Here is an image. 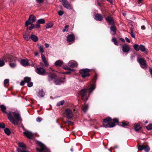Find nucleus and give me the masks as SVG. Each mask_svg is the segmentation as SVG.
Returning a JSON list of instances; mask_svg holds the SVG:
<instances>
[{"instance_id":"6","label":"nucleus","mask_w":152,"mask_h":152,"mask_svg":"<svg viewBox=\"0 0 152 152\" xmlns=\"http://www.w3.org/2000/svg\"><path fill=\"white\" fill-rule=\"evenodd\" d=\"M38 144L41 147V149L37 148V150L39 152H50L49 150L42 143L39 142H37Z\"/></svg>"},{"instance_id":"15","label":"nucleus","mask_w":152,"mask_h":152,"mask_svg":"<svg viewBox=\"0 0 152 152\" xmlns=\"http://www.w3.org/2000/svg\"><path fill=\"white\" fill-rule=\"evenodd\" d=\"M75 37L73 34L69 35L67 37V40L69 42H72L74 41Z\"/></svg>"},{"instance_id":"31","label":"nucleus","mask_w":152,"mask_h":152,"mask_svg":"<svg viewBox=\"0 0 152 152\" xmlns=\"http://www.w3.org/2000/svg\"><path fill=\"white\" fill-rule=\"evenodd\" d=\"M141 127L139 125H136L134 127V129L136 131H138L141 129Z\"/></svg>"},{"instance_id":"57","label":"nucleus","mask_w":152,"mask_h":152,"mask_svg":"<svg viewBox=\"0 0 152 152\" xmlns=\"http://www.w3.org/2000/svg\"><path fill=\"white\" fill-rule=\"evenodd\" d=\"M45 45L46 48H48L49 46V45L47 43H45Z\"/></svg>"},{"instance_id":"2","label":"nucleus","mask_w":152,"mask_h":152,"mask_svg":"<svg viewBox=\"0 0 152 152\" xmlns=\"http://www.w3.org/2000/svg\"><path fill=\"white\" fill-rule=\"evenodd\" d=\"M95 88V85L93 84L89 88L81 90L80 94L81 95L82 99L85 101H86L88 99L87 93H88L90 94L91 93Z\"/></svg>"},{"instance_id":"23","label":"nucleus","mask_w":152,"mask_h":152,"mask_svg":"<svg viewBox=\"0 0 152 152\" xmlns=\"http://www.w3.org/2000/svg\"><path fill=\"white\" fill-rule=\"evenodd\" d=\"M18 145L20 147L22 148V150H26V146L24 144L23 142H20L18 143Z\"/></svg>"},{"instance_id":"17","label":"nucleus","mask_w":152,"mask_h":152,"mask_svg":"<svg viewBox=\"0 0 152 152\" xmlns=\"http://www.w3.org/2000/svg\"><path fill=\"white\" fill-rule=\"evenodd\" d=\"M41 57L42 60L44 62L45 66L46 67H47L48 66V64L46 60V59L45 56L42 53L41 54Z\"/></svg>"},{"instance_id":"16","label":"nucleus","mask_w":152,"mask_h":152,"mask_svg":"<svg viewBox=\"0 0 152 152\" xmlns=\"http://www.w3.org/2000/svg\"><path fill=\"white\" fill-rule=\"evenodd\" d=\"M68 64L69 66L72 67L77 66L78 65L77 62L75 61L72 60L70 61Z\"/></svg>"},{"instance_id":"26","label":"nucleus","mask_w":152,"mask_h":152,"mask_svg":"<svg viewBox=\"0 0 152 152\" xmlns=\"http://www.w3.org/2000/svg\"><path fill=\"white\" fill-rule=\"evenodd\" d=\"M37 45L39 49L40 52L42 53H44V51L43 46L40 44H37Z\"/></svg>"},{"instance_id":"63","label":"nucleus","mask_w":152,"mask_h":152,"mask_svg":"<svg viewBox=\"0 0 152 152\" xmlns=\"http://www.w3.org/2000/svg\"><path fill=\"white\" fill-rule=\"evenodd\" d=\"M150 72L152 77V69H150Z\"/></svg>"},{"instance_id":"18","label":"nucleus","mask_w":152,"mask_h":152,"mask_svg":"<svg viewBox=\"0 0 152 152\" xmlns=\"http://www.w3.org/2000/svg\"><path fill=\"white\" fill-rule=\"evenodd\" d=\"M28 62L27 59H23L20 61V64L22 66H26L28 65Z\"/></svg>"},{"instance_id":"29","label":"nucleus","mask_w":152,"mask_h":152,"mask_svg":"<svg viewBox=\"0 0 152 152\" xmlns=\"http://www.w3.org/2000/svg\"><path fill=\"white\" fill-rule=\"evenodd\" d=\"M53 23L52 22H50L47 23L46 27L47 28H50L52 27L53 25Z\"/></svg>"},{"instance_id":"51","label":"nucleus","mask_w":152,"mask_h":152,"mask_svg":"<svg viewBox=\"0 0 152 152\" xmlns=\"http://www.w3.org/2000/svg\"><path fill=\"white\" fill-rule=\"evenodd\" d=\"M64 13L63 11L61 10L59 11L58 12V14L60 16L64 14Z\"/></svg>"},{"instance_id":"19","label":"nucleus","mask_w":152,"mask_h":152,"mask_svg":"<svg viewBox=\"0 0 152 152\" xmlns=\"http://www.w3.org/2000/svg\"><path fill=\"white\" fill-rule=\"evenodd\" d=\"M103 17L100 14H97L95 15L94 18L96 20L101 21L103 20Z\"/></svg>"},{"instance_id":"7","label":"nucleus","mask_w":152,"mask_h":152,"mask_svg":"<svg viewBox=\"0 0 152 152\" xmlns=\"http://www.w3.org/2000/svg\"><path fill=\"white\" fill-rule=\"evenodd\" d=\"M36 17L34 16L33 15H31L28 20H27L26 22L25 26L26 27H28V26L29 24L31 25H33L32 24L36 20Z\"/></svg>"},{"instance_id":"21","label":"nucleus","mask_w":152,"mask_h":152,"mask_svg":"<svg viewBox=\"0 0 152 152\" xmlns=\"http://www.w3.org/2000/svg\"><path fill=\"white\" fill-rule=\"evenodd\" d=\"M106 20L110 24H113L114 21L113 18L110 16H108L106 18Z\"/></svg>"},{"instance_id":"50","label":"nucleus","mask_w":152,"mask_h":152,"mask_svg":"<svg viewBox=\"0 0 152 152\" xmlns=\"http://www.w3.org/2000/svg\"><path fill=\"white\" fill-rule=\"evenodd\" d=\"M28 85L27 86L28 87H31L32 86L33 83L32 82H31L30 81L27 83Z\"/></svg>"},{"instance_id":"4","label":"nucleus","mask_w":152,"mask_h":152,"mask_svg":"<svg viewBox=\"0 0 152 152\" xmlns=\"http://www.w3.org/2000/svg\"><path fill=\"white\" fill-rule=\"evenodd\" d=\"M0 108L2 112L4 113L7 115L8 119L13 124H15V121L13 119L12 115L11 113H8L6 111L7 107L4 105H0Z\"/></svg>"},{"instance_id":"3","label":"nucleus","mask_w":152,"mask_h":152,"mask_svg":"<svg viewBox=\"0 0 152 152\" xmlns=\"http://www.w3.org/2000/svg\"><path fill=\"white\" fill-rule=\"evenodd\" d=\"M6 61H9V65L12 68H14L16 66L15 61L16 58L13 57L12 55L7 56L5 58Z\"/></svg>"},{"instance_id":"46","label":"nucleus","mask_w":152,"mask_h":152,"mask_svg":"<svg viewBox=\"0 0 152 152\" xmlns=\"http://www.w3.org/2000/svg\"><path fill=\"white\" fill-rule=\"evenodd\" d=\"M64 69H65L66 70H69L71 71H74L75 70L74 69H70L69 67H68L67 66H66V67H64Z\"/></svg>"},{"instance_id":"30","label":"nucleus","mask_w":152,"mask_h":152,"mask_svg":"<svg viewBox=\"0 0 152 152\" xmlns=\"http://www.w3.org/2000/svg\"><path fill=\"white\" fill-rule=\"evenodd\" d=\"M134 49L137 51H138L140 50V45L139 46L137 44H135L133 45Z\"/></svg>"},{"instance_id":"9","label":"nucleus","mask_w":152,"mask_h":152,"mask_svg":"<svg viewBox=\"0 0 152 152\" xmlns=\"http://www.w3.org/2000/svg\"><path fill=\"white\" fill-rule=\"evenodd\" d=\"M140 66L143 69H145L146 68L147 65L145 60L142 58H140L137 59Z\"/></svg>"},{"instance_id":"64","label":"nucleus","mask_w":152,"mask_h":152,"mask_svg":"<svg viewBox=\"0 0 152 152\" xmlns=\"http://www.w3.org/2000/svg\"><path fill=\"white\" fill-rule=\"evenodd\" d=\"M150 72L152 77V69H150Z\"/></svg>"},{"instance_id":"27","label":"nucleus","mask_w":152,"mask_h":152,"mask_svg":"<svg viewBox=\"0 0 152 152\" xmlns=\"http://www.w3.org/2000/svg\"><path fill=\"white\" fill-rule=\"evenodd\" d=\"M140 50L142 52H144L147 53V52L146 51V49L145 48L144 46L142 45H140Z\"/></svg>"},{"instance_id":"13","label":"nucleus","mask_w":152,"mask_h":152,"mask_svg":"<svg viewBox=\"0 0 152 152\" xmlns=\"http://www.w3.org/2000/svg\"><path fill=\"white\" fill-rule=\"evenodd\" d=\"M123 51L125 53H128L130 50V47L126 44H124L122 46Z\"/></svg>"},{"instance_id":"10","label":"nucleus","mask_w":152,"mask_h":152,"mask_svg":"<svg viewBox=\"0 0 152 152\" xmlns=\"http://www.w3.org/2000/svg\"><path fill=\"white\" fill-rule=\"evenodd\" d=\"M36 72L40 75H45L48 74L46 73L44 69L41 67L37 68L36 69Z\"/></svg>"},{"instance_id":"11","label":"nucleus","mask_w":152,"mask_h":152,"mask_svg":"<svg viewBox=\"0 0 152 152\" xmlns=\"http://www.w3.org/2000/svg\"><path fill=\"white\" fill-rule=\"evenodd\" d=\"M65 114L66 117L69 119L72 118L73 116L72 110L68 108L65 110Z\"/></svg>"},{"instance_id":"54","label":"nucleus","mask_w":152,"mask_h":152,"mask_svg":"<svg viewBox=\"0 0 152 152\" xmlns=\"http://www.w3.org/2000/svg\"><path fill=\"white\" fill-rule=\"evenodd\" d=\"M39 23H38V22H37V24L35 25V26H34V27L35 28H39L40 27V25Z\"/></svg>"},{"instance_id":"25","label":"nucleus","mask_w":152,"mask_h":152,"mask_svg":"<svg viewBox=\"0 0 152 152\" xmlns=\"http://www.w3.org/2000/svg\"><path fill=\"white\" fill-rule=\"evenodd\" d=\"M63 64L62 61L58 60L56 61L55 63V65L57 66H61Z\"/></svg>"},{"instance_id":"48","label":"nucleus","mask_w":152,"mask_h":152,"mask_svg":"<svg viewBox=\"0 0 152 152\" xmlns=\"http://www.w3.org/2000/svg\"><path fill=\"white\" fill-rule=\"evenodd\" d=\"M130 34L131 36L133 38H135V35L133 32V31L132 29H131V33Z\"/></svg>"},{"instance_id":"20","label":"nucleus","mask_w":152,"mask_h":152,"mask_svg":"<svg viewBox=\"0 0 152 152\" xmlns=\"http://www.w3.org/2000/svg\"><path fill=\"white\" fill-rule=\"evenodd\" d=\"M30 38L32 40V41L34 42H37L38 39V37H37L34 35L33 33H32L30 36Z\"/></svg>"},{"instance_id":"22","label":"nucleus","mask_w":152,"mask_h":152,"mask_svg":"<svg viewBox=\"0 0 152 152\" xmlns=\"http://www.w3.org/2000/svg\"><path fill=\"white\" fill-rule=\"evenodd\" d=\"M110 30L111 33L112 34L114 35L115 34L116 31V28L115 26H112L110 27Z\"/></svg>"},{"instance_id":"42","label":"nucleus","mask_w":152,"mask_h":152,"mask_svg":"<svg viewBox=\"0 0 152 152\" xmlns=\"http://www.w3.org/2000/svg\"><path fill=\"white\" fill-rule=\"evenodd\" d=\"M112 40L115 45H118V42L115 38H113Z\"/></svg>"},{"instance_id":"12","label":"nucleus","mask_w":152,"mask_h":152,"mask_svg":"<svg viewBox=\"0 0 152 152\" xmlns=\"http://www.w3.org/2000/svg\"><path fill=\"white\" fill-rule=\"evenodd\" d=\"M60 1L63 6L67 9L70 10L72 9L70 5L66 0H60Z\"/></svg>"},{"instance_id":"49","label":"nucleus","mask_w":152,"mask_h":152,"mask_svg":"<svg viewBox=\"0 0 152 152\" xmlns=\"http://www.w3.org/2000/svg\"><path fill=\"white\" fill-rule=\"evenodd\" d=\"M5 127V124L2 123H0V128H4Z\"/></svg>"},{"instance_id":"52","label":"nucleus","mask_w":152,"mask_h":152,"mask_svg":"<svg viewBox=\"0 0 152 152\" xmlns=\"http://www.w3.org/2000/svg\"><path fill=\"white\" fill-rule=\"evenodd\" d=\"M9 79H6L4 80V85H6L8 83H9Z\"/></svg>"},{"instance_id":"33","label":"nucleus","mask_w":152,"mask_h":152,"mask_svg":"<svg viewBox=\"0 0 152 152\" xmlns=\"http://www.w3.org/2000/svg\"><path fill=\"white\" fill-rule=\"evenodd\" d=\"M144 149L146 152H149L150 150V148L148 145L144 146Z\"/></svg>"},{"instance_id":"35","label":"nucleus","mask_w":152,"mask_h":152,"mask_svg":"<svg viewBox=\"0 0 152 152\" xmlns=\"http://www.w3.org/2000/svg\"><path fill=\"white\" fill-rule=\"evenodd\" d=\"M55 84L56 85H59L62 83V81L59 80H57L54 81Z\"/></svg>"},{"instance_id":"53","label":"nucleus","mask_w":152,"mask_h":152,"mask_svg":"<svg viewBox=\"0 0 152 152\" xmlns=\"http://www.w3.org/2000/svg\"><path fill=\"white\" fill-rule=\"evenodd\" d=\"M37 121L38 122H40L42 120V119L40 117H38L37 118Z\"/></svg>"},{"instance_id":"41","label":"nucleus","mask_w":152,"mask_h":152,"mask_svg":"<svg viewBox=\"0 0 152 152\" xmlns=\"http://www.w3.org/2000/svg\"><path fill=\"white\" fill-rule=\"evenodd\" d=\"M69 27V26L68 25H66L64 27V28L63 30V32H65V31H67L68 30V28Z\"/></svg>"},{"instance_id":"28","label":"nucleus","mask_w":152,"mask_h":152,"mask_svg":"<svg viewBox=\"0 0 152 152\" xmlns=\"http://www.w3.org/2000/svg\"><path fill=\"white\" fill-rule=\"evenodd\" d=\"M45 95V94L42 90H40L38 93V96L39 97H43Z\"/></svg>"},{"instance_id":"61","label":"nucleus","mask_w":152,"mask_h":152,"mask_svg":"<svg viewBox=\"0 0 152 152\" xmlns=\"http://www.w3.org/2000/svg\"><path fill=\"white\" fill-rule=\"evenodd\" d=\"M120 40H121L122 42H125L124 39L123 38H120Z\"/></svg>"},{"instance_id":"59","label":"nucleus","mask_w":152,"mask_h":152,"mask_svg":"<svg viewBox=\"0 0 152 152\" xmlns=\"http://www.w3.org/2000/svg\"><path fill=\"white\" fill-rule=\"evenodd\" d=\"M39 3L42 2L44 0H36Z\"/></svg>"},{"instance_id":"24","label":"nucleus","mask_w":152,"mask_h":152,"mask_svg":"<svg viewBox=\"0 0 152 152\" xmlns=\"http://www.w3.org/2000/svg\"><path fill=\"white\" fill-rule=\"evenodd\" d=\"M23 36L24 39L27 41H28L30 38V36L28 33H26L23 35Z\"/></svg>"},{"instance_id":"37","label":"nucleus","mask_w":152,"mask_h":152,"mask_svg":"<svg viewBox=\"0 0 152 152\" xmlns=\"http://www.w3.org/2000/svg\"><path fill=\"white\" fill-rule=\"evenodd\" d=\"M17 151L18 152H30L29 151L26 150H22L21 149L19 148H17Z\"/></svg>"},{"instance_id":"47","label":"nucleus","mask_w":152,"mask_h":152,"mask_svg":"<svg viewBox=\"0 0 152 152\" xmlns=\"http://www.w3.org/2000/svg\"><path fill=\"white\" fill-rule=\"evenodd\" d=\"M144 145H140L138 148V149L139 151H142L144 149Z\"/></svg>"},{"instance_id":"36","label":"nucleus","mask_w":152,"mask_h":152,"mask_svg":"<svg viewBox=\"0 0 152 152\" xmlns=\"http://www.w3.org/2000/svg\"><path fill=\"white\" fill-rule=\"evenodd\" d=\"M4 132L7 135H9L10 134V131L9 129L7 128H6L4 129Z\"/></svg>"},{"instance_id":"56","label":"nucleus","mask_w":152,"mask_h":152,"mask_svg":"<svg viewBox=\"0 0 152 152\" xmlns=\"http://www.w3.org/2000/svg\"><path fill=\"white\" fill-rule=\"evenodd\" d=\"M25 82L24 80L23 81H22L20 83V85L21 86H23L24 85V83Z\"/></svg>"},{"instance_id":"62","label":"nucleus","mask_w":152,"mask_h":152,"mask_svg":"<svg viewBox=\"0 0 152 152\" xmlns=\"http://www.w3.org/2000/svg\"><path fill=\"white\" fill-rule=\"evenodd\" d=\"M141 28L142 30H144L145 29V27L144 26H142L141 27Z\"/></svg>"},{"instance_id":"5","label":"nucleus","mask_w":152,"mask_h":152,"mask_svg":"<svg viewBox=\"0 0 152 152\" xmlns=\"http://www.w3.org/2000/svg\"><path fill=\"white\" fill-rule=\"evenodd\" d=\"M90 70L87 69H83L80 70L79 72L81 76L83 78L89 77L90 74L89 73Z\"/></svg>"},{"instance_id":"1","label":"nucleus","mask_w":152,"mask_h":152,"mask_svg":"<svg viewBox=\"0 0 152 152\" xmlns=\"http://www.w3.org/2000/svg\"><path fill=\"white\" fill-rule=\"evenodd\" d=\"M118 120L114 118L112 120L111 118L108 117L104 119L103 122V126L106 128H111L115 126V123H118Z\"/></svg>"},{"instance_id":"44","label":"nucleus","mask_w":152,"mask_h":152,"mask_svg":"<svg viewBox=\"0 0 152 152\" xmlns=\"http://www.w3.org/2000/svg\"><path fill=\"white\" fill-rule=\"evenodd\" d=\"M64 103V100L61 101L59 102H58L57 104V106H59L60 105H63Z\"/></svg>"},{"instance_id":"34","label":"nucleus","mask_w":152,"mask_h":152,"mask_svg":"<svg viewBox=\"0 0 152 152\" xmlns=\"http://www.w3.org/2000/svg\"><path fill=\"white\" fill-rule=\"evenodd\" d=\"M37 22L40 24L44 23H45V20L43 19H41L38 20Z\"/></svg>"},{"instance_id":"32","label":"nucleus","mask_w":152,"mask_h":152,"mask_svg":"<svg viewBox=\"0 0 152 152\" xmlns=\"http://www.w3.org/2000/svg\"><path fill=\"white\" fill-rule=\"evenodd\" d=\"M24 80L25 83H28L30 81L31 79L28 77H24Z\"/></svg>"},{"instance_id":"43","label":"nucleus","mask_w":152,"mask_h":152,"mask_svg":"<svg viewBox=\"0 0 152 152\" xmlns=\"http://www.w3.org/2000/svg\"><path fill=\"white\" fill-rule=\"evenodd\" d=\"M88 107V104H86L83 109V110L84 112H86L87 110Z\"/></svg>"},{"instance_id":"14","label":"nucleus","mask_w":152,"mask_h":152,"mask_svg":"<svg viewBox=\"0 0 152 152\" xmlns=\"http://www.w3.org/2000/svg\"><path fill=\"white\" fill-rule=\"evenodd\" d=\"M24 135L27 138L31 139L33 137V134L31 132L26 131L23 132Z\"/></svg>"},{"instance_id":"8","label":"nucleus","mask_w":152,"mask_h":152,"mask_svg":"<svg viewBox=\"0 0 152 152\" xmlns=\"http://www.w3.org/2000/svg\"><path fill=\"white\" fill-rule=\"evenodd\" d=\"M12 113H13L14 116L15 118V119L14 118L13 119L15 121V123L14 124H17L19 121H21V118L20 117V115L19 113L18 112H12ZM11 114H12V113Z\"/></svg>"},{"instance_id":"39","label":"nucleus","mask_w":152,"mask_h":152,"mask_svg":"<svg viewBox=\"0 0 152 152\" xmlns=\"http://www.w3.org/2000/svg\"><path fill=\"white\" fill-rule=\"evenodd\" d=\"M55 75L53 74H51L49 75L48 77V80L49 81L52 80L53 78L55 77Z\"/></svg>"},{"instance_id":"45","label":"nucleus","mask_w":152,"mask_h":152,"mask_svg":"<svg viewBox=\"0 0 152 152\" xmlns=\"http://www.w3.org/2000/svg\"><path fill=\"white\" fill-rule=\"evenodd\" d=\"M4 62L3 59H0V67L4 66Z\"/></svg>"},{"instance_id":"60","label":"nucleus","mask_w":152,"mask_h":152,"mask_svg":"<svg viewBox=\"0 0 152 152\" xmlns=\"http://www.w3.org/2000/svg\"><path fill=\"white\" fill-rule=\"evenodd\" d=\"M143 1V0H138V4H140Z\"/></svg>"},{"instance_id":"38","label":"nucleus","mask_w":152,"mask_h":152,"mask_svg":"<svg viewBox=\"0 0 152 152\" xmlns=\"http://www.w3.org/2000/svg\"><path fill=\"white\" fill-rule=\"evenodd\" d=\"M129 123L128 122H123L121 123V125L123 127H125L126 126H127Z\"/></svg>"},{"instance_id":"58","label":"nucleus","mask_w":152,"mask_h":152,"mask_svg":"<svg viewBox=\"0 0 152 152\" xmlns=\"http://www.w3.org/2000/svg\"><path fill=\"white\" fill-rule=\"evenodd\" d=\"M125 39L126 41L128 42H130V41L129 39L127 37H125Z\"/></svg>"},{"instance_id":"55","label":"nucleus","mask_w":152,"mask_h":152,"mask_svg":"<svg viewBox=\"0 0 152 152\" xmlns=\"http://www.w3.org/2000/svg\"><path fill=\"white\" fill-rule=\"evenodd\" d=\"M34 25L33 24V25H31V26H30L29 27L28 29H29V30H31L32 29L34 28Z\"/></svg>"},{"instance_id":"40","label":"nucleus","mask_w":152,"mask_h":152,"mask_svg":"<svg viewBox=\"0 0 152 152\" xmlns=\"http://www.w3.org/2000/svg\"><path fill=\"white\" fill-rule=\"evenodd\" d=\"M146 128L148 130L152 129V124H149L147 126Z\"/></svg>"}]
</instances>
